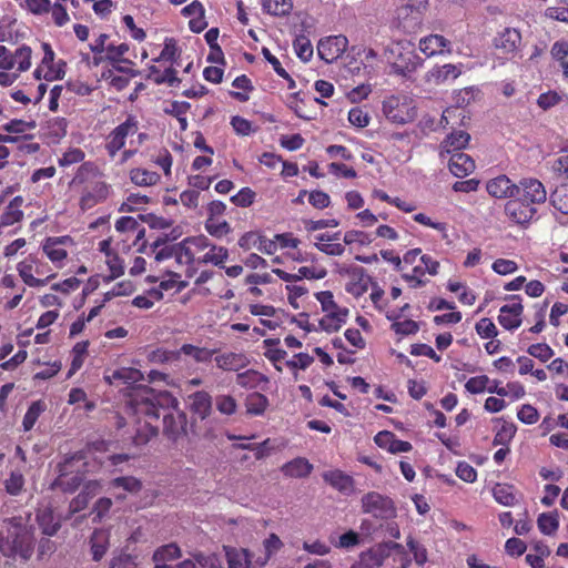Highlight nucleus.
<instances>
[{"instance_id":"603ef678","label":"nucleus","mask_w":568,"mask_h":568,"mask_svg":"<svg viewBox=\"0 0 568 568\" xmlns=\"http://www.w3.org/2000/svg\"><path fill=\"white\" fill-rule=\"evenodd\" d=\"M229 257L227 248L223 246L212 245L210 250L203 254V256L197 257V262L202 263H212L214 265H221Z\"/></svg>"},{"instance_id":"680f3d73","label":"nucleus","mask_w":568,"mask_h":568,"mask_svg":"<svg viewBox=\"0 0 568 568\" xmlns=\"http://www.w3.org/2000/svg\"><path fill=\"white\" fill-rule=\"evenodd\" d=\"M256 193L251 187H242L236 194L231 196V202L239 207H248L255 201Z\"/></svg>"},{"instance_id":"473e14b6","label":"nucleus","mask_w":568,"mask_h":568,"mask_svg":"<svg viewBox=\"0 0 568 568\" xmlns=\"http://www.w3.org/2000/svg\"><path fill=\"white\" fill-rule=\"evenodd\" d=\"M348 310L341 308L332 312H326L320 320V326L325 332H336L346 322Z\"/></svg>"},{"instance_id":"09e8293b","label":"nucleus","mask_w":568,"mask_h":568,"mask_svg":"<svg viewBox=\"0 0 568 568\" xmlns=\"http://www.w3.org/2000/svg\"><path fill=\"white\" fill-rule=\"evenodd\" d=\"M549 199L557 211L568 214V184L557 186Z\"/></svg>"},{"instance_id":"dca6fc26","label":"nucleus","mask_w":568,"mask_h":568,"mask_svg":"<svg viewBox=\"0 0 568 568\" xmlns=\"http://www.w3.org/2000/svg\"><path fill=\"white\" fill-rule=\"evenodd\" d=\"M511 303L503 305L499 310L498 322L508 331L518 328L521 324L523 304L518 295L511 296Z\"/></svg>"},{"instance_id":"f03ea898","label":"nucleus","mask_w":568,"mask_h":568,"mask_svg":"<svg viewBox=\"0 0 568 568\" xmlns=\"http://www.w3.org/2000/svg\"><path fill=\"white\" fill-rule=\"evenodd\" d=\"M36 549V529L22 516L3 520L0 529V554L11 560L27 562Z\"/></svg>"},{"instance_id":"bf43d9fd","label":"nucleus","mask_w":568,"mask_h":568,"mask_svg":"<svg viewBox=\"0 0 568 568\" xmlns=\"http://www.w3.org/2000/svg\"><path fill=\"white\" fill-rule=\"evenodd\" d=\"M517 427L514 423L504 422L500 428L497 430L493 444L495 446H506L510 443L516 434Z\"/></svg>"},{"instance_id":"0e129e2a","label":"nucleus","mask_w":568,"mask_h":568,"mask_svg":"<svg viewBox=\"0 0 568 568\" xmlns=\"http://www.w3.org/2000/svg\"><path fill=\"white\" fill-rule=\"evenodd\" d=\"M94 90V87L90 85L80 79L69 80L65 84V94L74 93L80 97L90 95Z\"/></svg>"},{"instance_id":"0eeeda50","label":"nucleus","mask_w":568,"mask_h":568,"mask_svg":"<svg viewBox=\"0 0 568 568\" xmlns=\"http://www.w3.org/2000/svg\"><path fill=\"white\" fill-rule=\"evenodd\" d=\"M383 112L393 123L406 124L416 118V106L405 94L392 95L383 102Z\"/></svg>"},{"instance_id":"13d9d810","label":"nucleus","mask_w":568,"mask_h":568,"mask_svg":"<svg viewBox=\"0 0 568 568\" xmlns=\"http://www.w3.org/2000/svg\"><path fill=\"white\" fill-rule=\"evenodd\" d=\"M6 491L11 496H18L24 487V477L20 470H12L4 480Z\"/></svg>"},{"instance_id":"c03bdc74","label":"nucleus","mask_w":568,"mask_h":568,"mask_svg":"<svg viewBox=\"0 0 568 568\" xmlns=\"http://www.w3.org/2000/svg\"><path fill=\"white\" fill-rule=\"evenodd\" d=\"M263 382H267V378L255 369H246L236 375V384L243 388H255Z\"/></svg>"},{"instance_id":"f257e3e1","label":"nucleus","mask_w":568,"mask_h":568,"mask_svg":"<svg viewBox=\"0 0 568 568\" xmlns=\"http://www.w3.org/2000/svg\"><path fill=\"white\" fill-rule=\"evenodd\" d=\"M130 407L133 417L126 435L135 446H143L159 434V419L162 417V433L176 443L187 434V416L179 408V400L168 390L151 387L135 388L131 395Z\"/></svg>"},{"instance_id":"ea45409f","label":"nucleus","mask_w":568,"mask_h":568,"mask_svg":"<svg viewBox=\"0 0 568 568\" xmlns=\"http://www.w3.org/2000/svg\"><path fill=\"white\" fill-rule=\"evenodd\" d=\"M314 363V357L307 353H297L291 359L284 362L285 368H287L295 381L298 379V372L305 371Z\"/></svg>"},{"instance_id":"ddd939ff","label":"nucleus","mask_w":568,"mask_h":568,"mask_svg":"<svg viewBox=\"0 0 568 568\" xmlns=\"http://www.w3.org/2000/svg\"><path fill=\"white\" fill-rule=\"evenodd\" d=\"M348 40L344 36H332L320 40L317 53L322 60L331 63L337 60L347 49Z\"/></svg>"},{"instance_id":"2f4dec72","label":"nucleus","mask_w":568,"mask_h":568,"mask_svg":"<svg viewBox=\"0 0 568 568\" xmlns=\"http://www.w3.org/2000/svg\"><path fill=\"white\" fill-rule=\"evenodd\" d=\"M225 552L227 568H250L251 555L247 549L223 546Z\"/></svg>"},{"instance_id":"412c9836","label":"nucleus","mask_w":568,"mask_h":568,"mask_svg":"<svg viewBox=\"0 0 568 568\" xmlns=\"http://www.w3.org/2000/svg\"><path fill=\"white\" fill-rule=\"evenodd\" d=\"M374 442L378 447L392 454L407 453L413 449L409 442L398 439L394 433L388 430L377 433L374 437Z\"/></svg>"},{"instance_id":"052dcab7","label":"nucleus","mask_w":568,"mask_h":568,"mask_svg":"<svg viewBox=\"0 0 568 568\" xmlns=\"http://www.w3.org/2000/svg\"><path fill=\"white\" fill-rule=\"evenodd\" d=\"M494 498L497 503L504 506H513L516 503V496L513 493V487L498 484L494 490Z\"/></svg>"},{"instance_id":"423d86ee","label":"nucleus","mask_w":568,"mask_h":568,"mask_svg":"<svg viewBox=\"0 0 568 568\" xmlns=\"http://www.w3.org/2000/svg\"><path fill=\"white\" fill-rule=\"evenodd\" d=\"M142 373L133 367H121L113 371H108L104 374V381L109 385L119 387L125 398L124 410L129 419L133 417V412L130 407L131 395L135 388L148 387L146 385H139L138 382L142 379Z\"/></svg>"},{"instance_id":"9b49d317","label":"nucleus","mask_w":568,"mask_h":568,"mask_svg":"<svg viewBox=\"0 0 568 568\" xmlns=\"http://www.w3.org/2000/svg\"><path fill=\"white\" fill-rule=\"evenodd\" d=\"M465 71L464 63H445L435 65L425 74V81L434 85L450 84Z\"/></svg>"},{"instance_id":"774afa93","label":"nucleus","mask_w":568,"mask_h":568,"mask_svg":"<svg viewBox=\"0 0 568 568\" xmlns=\"http://www.w3.org/2000/svg\"><path fill=\"white\" fill-rule=\"evenodd\" d=\"M546 17L568 22V0H559L556 6L547 8Z\"/></svg>"},{"instance_id":"a18cd8bd","label":"nucleus","mask_w":568,"mask_h":568,"mask_svg":"<svg viewBox=\"0 0 568 568\" xmlns=\"http://www.w3.org/2000/svg\"><path fill=\"white\" fill-rule=\"evenodd\" d=\"M181 352L158 347L148 354L149 362L153 364H166L180 361Z\"/></svg>"},{"instance_id":"a878e982","label":"nucleus","mask_w":568,"mask_h":568,"mask_svg":"<svg viewBox=\"0 0 568 568\" xmlns=\"http://www.w3.org/2000/svg\"><path fill=\"white\" fill-rule=\"evenodd\" d=\"M68 237H48L42 245V250L47 257L54 263L58 267L62 266L63 261L67 258L68 253L62 247Z\"/></svg>"},{"instance_id":"c85d7f7f","label":"nucleus","mask_w":568,"mask_h":568,"mask_svg":"<svg viewBox=\"0 0 568 568\" xmlns=\"http://www.w3.org/2000/svg\"><path fill=\"white\" fill-rule=\"evenodd\" d=\"M190 410L201 419H205L212 412V397L205 390H199L189 396Z\"/></svg>"},{"instance_id":"58836bf2","label":"nucleus","mask_w":568,"mask_h":568,"mask_svg":"<svg viewBox=\"0 0 568 568\" xmlns=\"http://www.w3.org/2000/svg\"><path fill=\"white\" fill-rule=\"evenodd\" d=\"M268 406V398L262 393H251L245 398V408L248 415H263Z\"/></svg>"},{"instance_id":"c756f323","label":"nucleus","mask_w":568,"mask_h":568,"mask_svg":"<svg viewBox=\"0 0 568 568\" xmlns=\"http://www.w3.org/2000/svg\"><path fill=\"white\" fill-rule=\"evenodd\" d=\"M521 41V36L518 30L507 28L495 38V47L503 50L505 53H514L517 51Z\"/></svg>"},{"instance_id":"4468645a","label":"nucleus","mask_w":568,"mask_h":568,"mask_svg":"<svg viewBox=\"0 0 568 568\" xmlns=\"http://www.w3.org/2000/svg\"><path fill=\"white\" fill-rule=\"evenodd\" d=\"M206 237H186L179 244L174 245V256L180 264L191 265L197 257L195 256V248L201 250L207 246Z\"/></svg>"},{"instance_id":"6e6552de","label":"nucleus","mask_w":568,"mask_h":568,"mask_svg":"<svg viewBox=\"0 0 568 568\" xmlns=\"http://www.w3.org/2000/svg\"><path fill=\"white\" fill-rule=\"evenodd\" d=\"M139 130V124L133 115H129L124 122L116 125L106 136L105 150L110 158L124 148L128 136L134 135Z\"/></svg>"},{"instance_id":"69168bd1","label":"nucleus","mask_w":568,"mask_h":568,"mask_svg":"<svg viewBox=\"0 0 568 568\" xmlns=\"http://www.w3.org/2000/svg\"><path fill=\"white\" fill-rule=\"evenodd\" d=\"M476 333L485 339L494 338L498 335V329L490 318L484 317L476 323Z\"/></svg>"},{"instance_id":"f704fd0d","label":"nucleus","mask_w":568,"mask_h":568,"mask_svg":"<svg viewBox=\"0 0 568 568\" xmlns=\"http://www.w3.org/2000/svg\"><path fill=\"white\" fill-rule=\"evenodd\" d=\"M92 559L100 561L106 554L110 542L109 534L102 529H95L90 538Z\"/></svg>"},{"instance_id":"e2e57ef3","label":"nucleus","mask_w":568,"mask_h":568,"mask_svg":"<svg viewBox=\"0 0 568 568\" xmlns=\"http://www.w3.org/2000/svg\"><path fill=\"white\" fill-rule=\"evenodd\" d=\"M85 158L84 151L80 148H71L67 150L61 158H59L58 163L60 166L65 168L75 163H83Z\"/></svg>"},{"instance_id":"864d4df0","label":"nucleus","mask_w":568,"mask_h":568,"mask_svg":"<svg viewBox=\"0 0 568 568\" xmlns=\"http://www.w3.org/2000/svg\"><path fill=\"white\" fill-rule=\"evenodd\" d=\"M539 530L544 535H552L559 527L558 515L556 513H542L537 519Z\"/></svg>"},{"instance_id":"de8ad7c7","label":"nucleus","mask_w":568,"mask_h":568,"mask_svg":"<svg viewBox=\"0 0 568 568\" xmlns=\"http://www.w3.org/2000/svg\"><path fill=\"white\" fill-rule=\"evenodd\" d=\"M219 217H207L205 221L206 232L214 237H222L231 232V225L226 220Z\"/></svg>"},{"instance_id":"a19ab883","label":"nucleus","mask_w":568,"mask_h":568,"mask_svg":"<svg viewBox=\"0 0 568 568\" xmlns=\"http://www.w3.org/2000/svg\"><path fill=\"white\" fill-rule=\"evenodd\" d=\"M89 341L78 342L71 349V365L68 376L75 374L83 365L88 355Z\"/></svg>"},{"instance_id":"5fc2aeb1","label":"nucleus","mask_w":568,"mask_h":568,"mask_svg":"<svg viewBox=\"0 0 568 568\" xmlns=\"http://www.w3.org/2000/svg\"><path fill=\"white\" fill-rule=\"evenodd\" d=\"M129 51V45L126 43H121L119 45L108 44L105 60L112 63H124L128 65H132L133 62L129 59H124L123 55Z\"/></svg>"},{"instance_id":"2eb2a0df","label":"nucleus","mask_w":568,"mask_h":568,"mask_svg":"<svg viewBox=\"0 0 568 568\" xmlns=\"http://www.w3.org/2000/svg\"><path fill=\"white\" fill-rule=\"evenodd\" d=\"M517 186L518 194L516 196H519L531 206L544 203L547 200V191L537 179H523Z\"/></svg>"},{"instance_id":"b1692460","label":"nucleus","mask_w":568,"mask_h":568,"mask_svg":"<svg viewBox=\"0 0 568 568\" xmlns=\"http://www.w3.org/2000/svg\"><path fill=\"white\" fill-rule=\"evenodd\" d=\"M448 168L456 178H465L475 171V161L466 153H453L448 160Z\"/></svg>"},{"instance_id":"6e6d98bb","label":"nucleus","mask_w":568,"mask_h":568,"mask_svg":"<svg viewBox=\"0 0 568 568\" xmlns=\"http://www.w3.org/2000/svg\"><path fill=\"white\" fill-rule=\"evenodd\" d=\"M293 48L296 55L304 62H307L313 57V45L310 39L304 36H297L293 41Z\"/></svg>"},{"instance_id":"37998d69","label":"nucleus","mask_w":568,"mask_h":568,"mask_svg":"<svg viewBox=\"0 0 568 568\" xmlns=\"http://www.w3.org/2000/svg\"><path fill=\"white\" fill-rule=\"evenodd\" d=\"M278 338H266L263 341L264 344V356L267 358L273 366H277L278 359H285L287 352L280 347Z\"/></svg>"},{"instance_id":"5701e85b","label":"nucleus","mask_w":568,"mask_h":568,"mask_svg":"<svg viewBox=\"0 0 568 568\" xmlns=\"http://www.w3.org/2000/svg\"><path fill=\"white\" fill-rule=\"evenodd\" d=\"M41 48H42V51H43V58H42V61H41V67H45L47 68V71L43 75V78L47 80V81H53V80H59V79H62L64 77V67H65V63L64 62H60L58 64L57 68H53V62H54V51L52 50L51 45L47 42H42L41 43Z\"/></svg>"},{"instance_id":"f8f14e48","label":"nucleus","mask_w":568,"mask_h":568,"mask_svg":"<svg viewBox=\"0 0 568 568\" xmlns=\"http://www.w3.org/2000/svg\"><path fill=\"white\" fill-rule=\"evenodd\" d=\"M116 232L124 234L125 239L123 242L132 240L134 246H139L138 251H142L145 246V229L143 225L133 216H121L115 222Z\"/></svg>"},{"instance_id":"79ce46f5","label":"nucleus","mask_w":568,"mask_h":568,"mask_svg":"<svg viewBox=\"0 0 568 568\" xmlns=\"http://www.w3.org/2000/svg\"><path fill=\"white\" fill-rule=\"evenodd\" d=\"M262 9L271 16L284 17L292 11L293 2L292 0H262Z\"/></svg>"},{"instance_id":"f3484780","label":"nucleus","mask_w":568,"mask_h":568,"mask_svg":"<svg viewBox=\"0 0 568 568\" xmlns=\"http://www.w3.org/2000/svg\"><path fill=\"white\" fill-rule=\"evenodd\" d=\"M418 49L428 58L452 53V42L442 34L433 33L419 39Z\"/></svg>"},{"instance_id":"49530a36","label":"nucleus","mask_w":568,"mask_h":568,"mask_svg":"<svg viewBox=\"0 0 568 568\" xmlns=\"http://www.w3.org/2000/svg\"><path fill=\"white\" fill-rule=\"evenodd\" d=\"M32 50L30 47L23 44L19 47L14 53H11L12 68L18 67L19 72H24L31 67Z\"/></svg>"},{"instance_id":"4d7b16f0","label":"nucleus","mask_w":568,"mask_h":568,"mask_svg":"<svg viewBox=\"0 0 568 568\" xmlns=\"http://www.w3.org/2000/svg\"><path fill=\"white\" fill-rule=\"evenodd\" d=\"M357 57H361L364 74L371 75L376 72L379 60L373 49H363L362 52H357Z\"/></svg>"},{"instance_id":"c9c22d12","label":"nucleus","mask_w":568,"mask_h":568,"mask_svg":"<svg viewBox=\"0 0 568 568\" xmlns=\"http://www.w3.org/2000/svg\"><path fill=\"white\" fill-rule=\"evenodd\" d=\"M130 181L138 186H153L156 185L161 176L158 172L150 171L142 168L131 169L129 172Z\"/></svg>"},{"instance_id":"9d476101","label":"nucleus","mask_w":568,"mask_h":568,"mask_svg":"<svg viewBox=\"0 0 568 568\" xmlns=\"http://www.w3.org/2000/svg\"><path fill=\"white\" fill-rule=\"evenodd\" d=\"M82 455L75 453L72 456H68L63 462L58 464V477L52 481L51 489L60 490L64 494L74 493L81 485V478L79 475H70L69 466L73 460H80Z\"/></svg>"},{"instance_id":"8fccbe9b","label":"nucleus","mask_w":568,"mask_h":568,"mask_svg":"<svg viewBox=\"0 0 568 568\" xmlns=\"http://www.w3.org/2000/svg\"><path fill=\"white\" fill-rule=\"evenodd\" d=\"M110 487L121 488L129 494H138L142 489V483L133 476H122L112 479Z\"/></svg>"},{"instance_id":"1a4fd4ad","label":"nucleus","mask_w":568,"mask_h":568,"mask_svg":"<svg viewBox=\"0 0 568 568\" xmlns=\"http://www.w3.org/2000/svg\"><path fill=\"white\" fill-rule=\"evenodd\" d=\"M362 508L375 518L388 520L396 516V508L390 498L378 493H368L362 498Z\"/></svg>"},{"instance_id":"cd10ccee","label":"nucleus","mask_w":568,"mask_h":568,"mask_svg":"<svg viewBox=\"0 0 568 568\" xmlns=\"http://www.w3.org/2000/svg\"><path fill=\"white\" fill-rule=\"evenodd\" d=\"M24 200L21 195L14 196L7 205L4 212L0 216V234L3 227L19 223L23 219L21 206Z\"/></svg>"},{"instance_id":"20e7f679","label":"nucleus","mask_w":568,"mask_h":568,"mask_svg":"<svg viewBox=\"0 0 568 568\" xmlns=\"http://www.w3.org/2000/svg\"><path fill=\"white\" fill-rule=\"evenodd\" d=\"M386 54L393 72L402 77H409L424 64V59L416 53L415 45L406 39L388 44Z\"/></svg>"},{"instance_id":"e433bc0d","label":"nucleus","mask_w":568,"mask_h":568,"mask_svg":"<svg viewBox=\"0 0 568 568\" xmlns=\"http://www.w3.org/2000/svg\"><path fill=\"white\" fill-rule=\"evenodd\" d=\"M181 354L191 356L196 363H210L214 359L217 349H211L207 347H200L193 344H183L180 348Z\"/></svg>"},{"instance_id":"72a5a7b5","label":"nucleus","mask_w":568,"mask_h":568,"mask_svg":"<svg viewBox=\"0 0 568 568\" xmlns=\"http://www.w3.org/2000/svg\"><path fill=\"white\" fill-rule=\"evenodd\" d=\"M323 478L327 484L341 493L352 491L353 489V478L339 469L325 471L323 474Z\"/></svg>"},{"instance_id":"7ed1b4c3","label":"nucleus","mask_w":568,"mask_h":568,"mask_svg":"<svg viewBox=\"0 0 568 568\" xmlns=\"http://www.w3.org/2000/svg\"><path fill=\"white\" fill-rule=\"evenodd\" d=\"M71 187H79V209L82 212L93 209L108 200L112 187L103 180V172L92 161L80 164L73 179Z\"/></svg>"},{"instance_id":"7c9ffc66","label":"nucleus","mask_w":568,"mask_h":568,"mask_svg":"<svg viewBox=\"0 0 568 568\" xmlns=\"http://www.w3.org/2000/svg\"><path fill=\"white\" fill-rule=\"evenodd\" d=\"M313 470V465L303 457H296L281 467V471L286 477L291 478H305Z\"/></svg>"},{"instance_id":"6ab92c4d","label":"nucleus","mask_w":568,"mask_h":568,"mask_svg":"<svg viewBox=\"0 0 568 568\" xmlns=\"http://www.w3.org/2000/svg\"><path fill=\"white\" fill-rule=\"evenodd\" d=\"M36 265V257L29 256L17 265L19 276L26 285L29 287H42L45 286L50 280L57 276L55 273L47 275L44 278H38L33 276Z\"/></svg>"},{"instance_id":"4c0bfd02","label":"nucleus","mask_w":568,"mask_h":568,"mask_svg":"<svg viewBox=\"0 0 568 568\" xmlns=\"http://www.w3.org/2000/svg\"><path fill=\"white\" fill-rule=\"evenodd\" d=\"M182 556V550L176 542H170L158 547L153 555L152 560L155 564L172 561Z\"/></svg>"},{"instance_id":"4be33fe9","label":"nucleus","mask_w":568,"mask_h":568,"mask_svg":"<svg viewBox=\"0 0 568 568\" xmlns=\"http://www.w3.org/2000/svg\"><path fill=\"white\" fill-rule=\"evenodd\" d=\"M487 192L496 199L515 197L518 194V186L506 175H499L488 181Z\"/></svg>"},{"instance_id":"393cba45","label":"nucleus","mask_w":568,"mask_h":568,"mask_svg":"<svg viewBox=\"0 0 568 568\" xmlns=\"http://www.w3.org/2000/svg\"><path fill=\"white\" fill-rule=\"evenodd\" d=\"M36 520L41 532L48 537L55 536L61 528L60 519L57 518L54 511L49 507L39 509L36 515Z\"/></svg>"},{"instance_id":"a211bd4d","label":"nucleus","mask_w":568,"mask_h":568,"mask_svg":"<svg viewBox=\"0 0 568 568\" xmlns=\"http://www.w3.org/2000/svg\"><path fill=\"white\" fill-rule=\"evenodd\" d=\"M505 213L515 223L525 224L532 220L537 210L518 196L506 203Z\"/></svg>"},{"instance_id":"bb28decb","label":"nucleus","mask_w":568,"mask_h":568,"mask_svg":"<svg viewBox=\"0 0 568 568\" xmlns=\"http://www.w3.org/2000/svg\"><path fill=\"white\" fill-rule=\"evenodd\" d=\"M470 135L465 131H454L440 143V156L460 152L469 143Z\"/></svg>"},{"instance_id":"39448f33","label":"nucleus","mask_w":568,"mask_h":568,"mask_svg":"<svg viewBox=\"0 0 568 568\" xmlns=\"http://www.w3.org/2000/svg\"><path fill=\"white\" fill-rule=\"evenodd\" d=\"M427 4L428 0H404L395 10L392 28L407 34L416 33L422 27Z\"/></svg>"},{"instance_id":"338daca9","label":"nucleus","mask_w":568,"mask_h":568,"mask_svg":"<svg viewBox=\"0 0 568 568\" xmlns=\"http://www.w3.org/2000/svg\"><path fill=\"white\" fill-rule=\"evenodd\" d=\"M134 556L121 551L113 555L109 562V568H138Z\"/></svg>"},{"instance_id":"aec40b11","label":"nucleus","mask_w":568,"mask_h":568,"mask_svg":"<svg viewBox=\"0 0 568 568\" xmlns=\"http://www.w3.org/2000/svg\"><path fill=\"white\" fill-rule=\"evenodd\" d=\"M214 362L217 368L226 372H239L250 364L247 356L241 352H217Z\"/></svg>"},{"instance_id":"3c124183","label":"nucleus","mask_w":568,"mask_h":568,"mask_svg":"<svg viewBox=\"0 0 568 568\" xmlns=\"http://www.w3.org/2000/svg\"><path fill=\"white\" fill-rule=\"evenodd\" d=\"M44 409H45V405L42 400L33 402L29 406V408L27 409V412L23 416V420H22V426L26 432H29L33 428L39 416L41 415V413L44 412Z\"/></svg>"}]
</instances>
